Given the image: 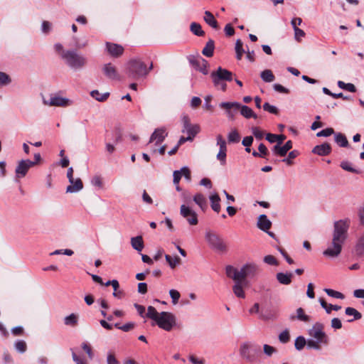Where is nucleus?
<instances>
[{
	"instance_id": "1",
	"label": "nucleus",
	"mask_w": 364,
	"mask_h": 364,
	"mask_svg": "<svg viewBox=\"0 0 364 364\" xmlns=\"http://www.w3.org/2000/svg\"><path fill=\"white\" fill-rule=\"evenodd\" d=\"M349 225L348 219L340 220L334 223L332 241L328 247L323 251V255L334 258L341 254L342 246L348 237Z\"/></svg>"
},
{
	"instance_id": "2",
	"label": "nucleus",
	"mask_w": 364,
	"mask_h": 364,
	"mask_svg": "<svg viewBox=\"0 0 364 364\" xmlns=\"http://www.w3.org/2000/svg\"><path fill=\"white\" fill-rule=\"evenodd\" d=\"M146 316L155 321L159 328L166 331H170L176 325V316L172 313L167 311L159 313L152 306H148Z\"/></svg>"
},
{
	"instance_id": "3",
	"label": "nucleus",
	"mask_w": 364,
	"mask_h": 364,
	"mask_svg": "<svg viewBox=\"0 0 364 364\" xmlns=\"http://www.w3.org/2000/svg\"><path fill=\"white\" fill-rule=\"evenodd\" d=\"M323 323L316 322L309 330L311 338L307 340V348L310 349L320 350L321 346L328 344V337L323 331Z\"/></svg>"
},
{
	"instance_id": "4",
	"label": "nucleus",
	"mask_w": 364,
	"mask_h": 364,
	"mask_svg": "<svg viewBox=\"0 0 364 364\" xmlns=\"http://www.w3.org/2000/svg\"><path fill=\"white\" fill-rule=\"evenodd\" d=\"M153 68V64L151 63L149 68L140 60L134 59L131 60L127 66V73L129 77L136 80L139 77H145L148 75L149 72Z\"/></svg>"
},
{
	"instance_id": "5",
	"label": "nucleus",
	"mask_w": 364,
	"mask_h": 364,
	"mask_svg": "<svg viewBox=\"0 0 364 364\" xmlns=\"http://www.w3.org/2000/svg\"><path fill=\"white\" fill-rule=\"evenodd\" d=\"M63 59L70 68L74 70L82 69L87 64V58L75 50H67L66 53H63Z\"/></svg>"
},
{
	"instance_id": "6",
	"label": "nucleus",
	"mask_w": 364,
	"mask_h": 364,
	"mask_svg": "<svg viewBox=\"0 0 364 364\" xmlns=\"http://www.w3.org/2000/svg\"><path fill=\"white\" fill-rule=\"evenodd\" d=\"M205 239L208 246L218 252H225L227 245L223 238L214 231L208 230L205 233Z\"/></svg>"
},
{
	"instance_id": "7",
	"label": "nucleus",
	"mask_w": 364,
	"mask_h": 364,
	"mask_svg": "<svg viewBox=\"0 0 364 364\" xmlns=\"http://www.w3.org/2000/svg\"><path fill=\"white\" fill-rule=\"evenodd\" d=\"M181 122L183 124L181 132L183 133H186L188 136L193 139L196 135L200 132L199 125L192 124L191 123V119L187 114L182 115Z\"/></svg>"
},
{
	"instance_id": "8",
	"label": "nucleus",
	"mask_w": 364,
	"mask_h": 364,
	"mask_svg": "<svg viewBox=\"0 0 364 364\" xmlns=\"http://www.w3.org/2000/svg\"><path fill=\"white\" fill-rule=\"evenodd\" d=\"M211 77L214 85L218 86L221 80L232 81V73L226 69L219 67L216 71L211 73Z\"/></svg>"
},
{
	"instance_id": "9",
	"label": "nucleus",
	"mask_w": 364,
	"mask_h": 364,
	"mask_svg": "<svg viewBox=\"0 0 364 364\" xmlns=\"http://www.w3.org/2000/svg\"><path fill=\"white\" fill-rule=\"evenodd\" d=\"M36 164V162H33L29 159H23L18 161L15 170L16 180L25 177L28 170Z\"/></svg>"
},
{
	"instance_id": "10",
	"label": "nucleus",
	"mask_w": 364,
	"mask_h": 364,
	"mask_svg": "<svg viewBox=\"0 0 364 364\" xmlns=\"http://www.w3.org/2000/svg\"><path fill=\"white\" fill-rule=\"evenodd\" d=\"M180 214L185 218L189 225H196L198 223V215L188 205L183 204L180 208Z\"/></svg>"
},
{
	"instance_id": "11",
	"label": "nucleus",
	"mask_w": 364,
	"mask_h": 364,
	"mask_svg": "<svg viewBox=\"0 0 364 364\" xmlns=\"http://www.w3.org/2000/svg\"><path fill=\"white\" fill-rule=\"evenodd\" d=\"M226 274L229 278L232 279L235 282H240L246 278L245 271L244 270V266L239 270L237 268L228 265L225 269Z\"/></svg>"
},
{
	"instance_id": "12",
	"label": "nucleus",
	"mask_w": 364,
	"mask_h": 364,
	"mask_svg": "<svg viewBox=\"0 0 364 364\" xmlns=\"http://www.w3.org/2000/svg\"><path fill=\"white\" fill-rule=\"evenodd\" d=\"M43 102L47 105L57 107H68L71 105V102L69 99L60 96H53L50 98L49 101L44 100Z\"/></svg>"
},
{
	"instance_id": "13",
	"label": "nucleus",
	"mask_w": 364,
	"mask_h": 364,
	"mask_svg": "<svg viewBox=\"0 0 364 364\" xmlns=\"http://www.w3.org/2000/svg\"><path fill=\"white\" fill-rule=\"evenodd\" d=\"M104 75L109 80H119L116 67L111 63H105L102 68Z\"/></svg>"
},
{
	"instance_id": "14",
	"label": "nucleus",
	"mask_w": 364,
	"mask_h": 364,
	"mask_svg": "<svg viewBox=\"0 0 364 364\" xmlns=\"http://www.w3.org/2000/svg\"><path fill=\"white\" fill-rule=\"evenodd\" d=\"M168 133L165 128L161 127L156 129L151 135L149 143L155 141L156 145L160 144L164 141Z\"/></svg>"
},
{
	"instance_id": "15",
	"label": "nucleus",
	"mask_w": 364,
	"mask_h": 364,
	"mask_svg": "<svg viewBox=\"0 0 364 364\" xmlns=\"http://www.w3.org/2000/svg\"><path fill=\"white\" fill-rule=\"evenodd\" d=\"M193 66L198 71L202 73L204 75H207L208 73V63L207 60L203 59V58H198L191 60Z\"/></svg>"
},
{
	"instance_id": "16",
	"label": "nucleus",
	"mask_w": 364,
	"mask_h": 364,
	"mask_svg": "<svg viewBox=\"0 0 364 364\" xmlns=\"http://www.w3.org/2000/svg\"><path fill=\"white\" fill-rule=\"evenodd\" d=\"M291 148L292 141L289 140L282 146L279 144L274 145L272 149V151L276 155H279V156H284Z\"/></svg>"
},
{
	"instance_id": "17",
	"label": "nucleus",
	"mask_w": 364,
	"mask_h": 364,
	"mask_svg": "<svg viewBox=\"0 0 364 364\" xmlns=\"http://www.w3.org/2000/svg\"><path fill=\"white\" fill-rule=\"evenodd\" d=\"M70 185L66 188V193H74L80 191L83 188V183L80 178L69 181Z\"/></svg>"
},
{
	"instance_id": "18",
	"label": "nucleus",
	"mask_w": 364,
	"mask_h": 364,
	"mask_svg": "<svg viewBox=\"0 0 364 364\" xmlns=\"http://www.w3.org/2000/svg\"><path fill=\"white\" fill-rule=\"evenodd\" d=\"M354 252L359 257H364V231L360 233L356 240Z\"/></svg>"
},
{
	"instance_id": "19",
	"label": "nucleus",
	"mask_w": 364,
	"mask_h": 364,
	"mask_svg": "<svg viewBox=\"0 0 364 364\" xmlns=\"http://www.w3.org/2000/svg\"><path fill=\"white\" fill-rule=\"evenodd\" d=\"M106 47L108 53L113 57H119L120 56L124 51V48L122 46L112 43H107Z\"/></svg>"
},
{
	"instance_id": "20",
	"label": "nucleus",
	"mask_w": 364,
	"mask_h": 364,
	"mask_svg": "<svg viewBox=\"0 0 364 364\" xmlns=\"http://www.w3.org/2000/svg\"><path fill=\"white\" fill-rule=\"evenodd\" d=\"M257 227L264 232H267L271 228L272 222L267 218L264 214H262L258 217Z\"/></svg>"
},
{
	"instance_id": "21",
	"label": "nucleus",
	"mask_w": 364,
	"mask_h": 364,
	"mask_svg": "<svg viewBox=\"0 0 364 364\" xmlns=\"http://www.w3.org/2000/svg\"><path fill=\"white\" fill-rule=\"evenodd\" d=\"M312 152L318 156H326L331 152V146L328 143H323L316 146L313 149Z\"/></svg>"
},
{
	"instance_id": "22",
	"label": "nucleus",
	"mask_w": 364,
	"mask_h": 364,
	"mask_svg": "<svg viewBox=\"0 0 364 364\" xmlns=\"http://www.w3.org/2000/svg\"><path fill=\"white\" fill-rule=\"evenodd\" d=\"M209 199L210 201L211 208L216 213H219L220 210V198L219 195L216 193H212L209 196Z\"/></svg>"
},
{
	"instance_id": "23",
	"label": "nucleus",
	"mask_w": 364,
	"mask_h": 364,
	"mask_svg": "<svg viewBox=\"0 0 364 364\" xmlns=\"http://www.w3.org/2000/svg\"><path fill=\"white\" fill-rule=\"evenodd\" d=\"M293 277V274L289 273H283V272H279L276 275V278L277 281L281 284L288 285L290 284L291 282V279Z\"/></svg>"
},
{
	"instance_id": "24",
	"label": "nucleus",
	"mask_w": 364,
	"mask_h": 364,
	"mask_svg": "<svg viewBox=\"0 0 364 364\" xmlns=\"http://www.w3.org/2000/svg\"><path fill=\"white\" fill-rule=\"evenodd\" d=\"M193 200L200 208L202 210H205L208 208L205 197L202 193H196L193 197Z\"/></svg>"
},
{
	"instance_id": "25",
	"label": "nucleus",
	"mask_w": 364,
	"mask_h": 364,
	"mask_svg": "<svg viewBox=\"0 0 364 364\" xmlns=\"http://www.w3.org/2000/svg\"><path fill=\"white\" fill-rule=\"evenodd\" d=\"M239 110L240 114L246 119L257 118V115L253 112V110L246 105H241L240 104Z\"/></svg>"
},
{
	"instance_id": "26",
	"label": "nucleus",
	"mask_w": 364,
	"mask_h": 364,
	"mask_svg": "<svg viewBox=\"0 0 364 364\" xmlns=\"http://www.w3.org/2000/svg\"><path fill=\"white\" fill-rule=\"evenodd\" d=\"M131 245L132 247L139 252H141L144 247V241L141 236L132 237Z\"/></svg>"
},
{
	"instance_id": "27",
	"label": "nucleus",
	"mask_w": 364,
	"mask_h": 364,
	"mask_svg": "<svg viewBox=\"0 0 364 364\" xmlns=\"http://www.w3.org/2000/svg\"><path fill=\"white\" fill-rule=\"evenodd\" d=\"M258 269V266L254 263H248L244 265V270L245 271L246 277H255Z\"/></svg>"
},
{
	"instance_id": "28",
	"label": "nucleus",
	"mask_w": 364,
	"mask_h": 364,
	"mask_svg": "<svg viewBox=\"0 0 364 364\" xmlns=\"http://www.w3.org/2000/svg\"><path fill=\"white\" fill-rule=\"evenodd\" d=\"M204 21L207 24L215 29H218V21L215 19L213 14L208 11H205Z\"/></svg>"
},
{
	"instance_id": "29",
	"label": "nucleus",
	"mask_w": 364,
	"mask_h": 364,
	"mask_svg": "<svg viewBox=\"0 0 364 364\" xmlns=\"http://www.w3.org/2000/svg\"><path fill=\"white\" fill-rule=\"evenodd\" d=\"M215 48V43L214 41L212 39H210L207 43L205 47L203 48L202 50L203 55H204L206 57H212L213 55Z\"/></svg>"
},
{
	"instance_id": "30",
	"label": "nucleus",
	"mask_w": 364,
	"mask_h": 364,
	"mask_svg": "<svg viewBox=\"0 0 364 364\" xmlns=\"http://www.w3.org/2000/svg\"><path fill=\"white\" fill-rule=\"evenodd\" d=\"M289 318L291 320L298 319L301 321L309 322L310 321V318L308 315L304 314V311L302 308H299L296 309V316L291 315Z\"/></svg>"
},
{
	"instance_id": "31",
	"label": "nucleus",
	"mask_w": 364,
	"mask_h": 364,
	"mask_svg": "<svg viewBox=\"0 0 364 364\" xmlns=\"http://www.w3.org/2000/svg\"><path fill=\"white\" fill-rule=\"evenodd\" d=\"M335 142L341 147H347L348 146V141L346 136L342 133L334 134Z\"/></svg>"
},
{
	"instance_id": "32",
	"label": "nucleus",
	"mask_w": 364,
	"mask_h": 364,
	"mask_svg": "<svg viewBox=\"0 0 364 364\" xmlns=\"http://www.w3.org/2000/svg\"><path fill=\"white\" fill-rule=\"evenodd\" d=\"M221 108L225 109L227 111L234 109V111L239 110L240 103L237 102H223L219 105Z\"/></svg>"
},
{
	"instance_id": "33",
	"label": "nucleus",
	"mask_w": 364,
	"mask_h": 364,
	"mask_svg": "<svg viewBox=\"0 0 364 364\" xmlns=\"http://www.w3.org/2000/svg\"><path fill=\"white\" fill-rule=\"evenodd\" d=\"M240 355L247 360L252 361V358L250 355V346L247 343H242L240 349Z\"/></svg>"
},
{
	"instance_id": "34",
	"label": "nucleus",
	"mask_w": 364,
	"mask_h": 364,
	"mask_svg": "<svg viewBox=\"0 0 364 364\" xmlns=\"http://www.w3.org/2000/svg\"><path fill=\"white\" fill-rule=\"evenodd\" d=\"M319 302L327 314H330L332 310L338 311L341 309V306L328 304L323 299H320Z\"/></svg>"
},
{
	"instance_id": "35",
	"label": "nucleus",
	"mask_w": 364,
	"mask_h": 364,
	"mask_svg": "<svg viewBox=\"0 0 364 364\" xmlns=\"http://www.w3.org/2000/svg\"><path fill=\"white\" fill-rule=\"evenodd\" d=\"M232 290L237 297L242 299H244L245 297V294L243 291L242 283L239 282H235L232 287Z\"/></svg>"
},
{
	"instance_id": "36",
	"label": "nucleus",
	"mask_w": 364,
	"mask_h": 364,
	"mask_svg": "<svg viewBox=\"0 0 364 364\" xmlns=\"http://www.w3.org/2000/svg\"><path fill=\"white\" fill-rule=\"evenodd\" d=\"M90 95L98 102H104L108 98L109 93L105 92L102 94L98 90H95L90 92Z\"/></svg>"
},
{
	"instance_id": "37",
	"label": "nucleus",
	"mask_w": 364,
	"mask_h": 364,
	"mask_svg": "<svg viewBox=\"0 0 364 364\" xmlns=\"http://www.w3.org/2000/svg\"><path fill=\"white\" fill-rule=\"evenodd\" d=\"M345 313L348 316H353L354 317L353 319L348 320L349 322H351L353 320L360 319L362 317L361 314L353 307H347L345 310Z\"/></svg>"
},
{
	"instance_id": "38",
	"label": "nucleus",
	"mask_w": 364,
	"mask_h": 364,
	"mask_svg": "<svg viewBox=\"0 0 364 364\" xmlns=\"http://www.w3.org/2000/svg\"><path fill=\"white\" fill-rule=\"evenodd\" d=\"M260 77L262 79V80L265 82H272L275 79L272 70L268 69L262 71L260 74Z\"/></svg>"
},
{
	"instance_id": "39",
	"label": "nucleus",
	"mask_w": 364,
	"mask_h": 364,
	"mask_svg": "<svg viewBox=\"0 0 364 364\" xmlns=\"http://www.w3.org/2000/svg\"><path fill=\"white\" fill-rule=\"evenodd\" d=\"M190 29L191 31L197 36H203L205 34L204 31L202 30L201 26L198 23H191Z\"/></svg>"
},
{
	"instance_id": "40",
	"label": "nucleus",
	"mask_w": 364,
	"mask_h": 364,
	"mask_svg": "<svg viewBox=\"0 0 364 364\" xmlns=\"http://www.w3.org/2000/svg\"><path fill=\"white\" fill-rule=\"evenodd\" d=\"M78 317L75 314H71L64 318V323L67 326H75L77 324Z\"/></svg>"
},
{
	"instance_id": "41",
	"label": "nucleus",
	"mask_w": 364,
	"mask_h": 364,
	"mask_svg": "<svg viewBox=\"0 0 364 364\" xmlns=\"http://www.w3.org/2000/svg\"><path fill=\"white\" fill-rule=\"evenodd\" d=\"M243 43L240 39H237L235 43V52H236V58L237 60H241L245 50L242 48Z\"/></svg>"
},
{
	"instance_id": "42",
	"label": "nucleus",
	"mask_w": 364,
	"mask_h": 364,
	"mask_svg": "<svg viewBox=\"0 0 364 364\" xmlns=\"http://www.w3.org/2000/svg\"><path fill=\"white\" fill-rule=\"evenodd\" d=\"M340 166L343 170L349 171L350 173H360V171L359 170H357V169L353 168L352 164L348 161H341Z\"/></svg>"
},
{
	"instance_id": "43",
	"label": "nucleus",
	"mask_w": 364,
	"mask_h": 364,
	"mask_svg": "<svg viewBox=\"0 0 364 364\" xmlns=\"http://www.w3.org/2000/svg\"><path fill=\"white\" fill-rule=\"evenodd\" d=\"M165 259L171 269L175 268L181 262V259L178 256L172 258L170 255H166Z\"/></svg>"
},
{
	"instance_id": "44",
	"label": "nucleus",
	"mask_w": 364,
	"mask_h": 364,
	"mask_svg": "<svg viewBox=\"0 0 364 364\" xmlns=\"http://www.w3.org/2000/svg\"><path fill=\"white\" fill-rule=\"evenodd\" d=\"M53 29V23L48 21H43L41 26L42 33L48 35Z\"/></svg>"
},
{
	"instance_id": "45",
	"label": "nucleus",
	"mask_w": 364,
	"mask_h": 364,
	"mask_svg": "<svg viewBox=\"0 0 364 364\" xmlns=\"http://www.w3.org/2000/svg\"><path fill=\"white\" fill-rule=\"evenodd\" d=\"M305 345L307 346V341L304 336H300L296 338L294 346L296 350H302Z\"/></svg>"
},
{
	"instance_id": "46",
	"label": "nucleus",
	"mask_w": 364,
	"mask_h": 364,
	"mask_svg": "<svg viewBox=\"0 0 364 364\" xmlns=\"http://www.w3.org/2000/svg\"><path fill=\"white\" fill-rule=\"evenodd\" d=\"M338 86L341 89L348 90L350 92H355L356 91V88H355V85L352 83H346L343 81L339 80L338 82Z\"/></svg>"
},
{
	"instance_id": "47",
	"label": "nucleus",
	"mask_w": 364,
	"mask_h": 364,
	"mask_svg": "<svg viewBox=\"0 0 364 364\" xmlns=\"http://www.w3.org/2000/svg\"><path fill=\"white\" fill-rule=\"evenodd\" d=\"M240 139V134L236 129L232 130L228 136L229 143H237Z\"/></svg>"
},
{
	"instance_id": "48",
	"label": "nucleus",
	"mask_w": 364,
	"mask_h": 364,
	"mask_svg": "<svg viewBox=\"0 0 364 364\" xmlns=\"http://www.w3.org/2000/svg\"><path fill=\"white\" fill-rule=\"evenodd\" d=\"M14 348L18 352L23 353L26 350L27 346L24 341L18 340L14 343Z\"/></svg>"
},
{
	"instance_id": "49",
	"label": "nucleus",
	"mask_w": 364,
	"mask_h": 364,
	"mask_svg": "<svg viewBox=\"0 0 364 364\" xmlns=\"http://www.w3.org/2000/svg\"><path fill=\"white\" fill-rule=\"evenodd\" d=\"M114 292L112 294L113 296L117 299H122L124 293L122 290L119 289V282L117 280L115 282V284L112 285Z\"/></svg>"
},
{
	"instance_id": "50",
	"label": "nucleus",
	"mask_w": 364,
	"mask_h": 364,
	"mask_svg": "<svg viewBox=\"0 0 364 364\" xmlns=\"http://www.w3.org/2000/svg\"><path fill=\"white\" fill-rule=\"evenodd\" d=\"M11 82L10 76L4 72H0V86L8 85Z\"/></svg>"
},
{
	"instance_id": "51",
	"label": "nucleus",
	"mask_w": 364,
	"mask_h": 364,
	"mask_svg": "<svg viewBox=\"0 0 364 364\" xmlns=\"http://www.w3.org/2000/svg\"><path fill=\"white\" fill-rule=\"evenodd\" d=\"M324 291L329 296L333 298L343 299L345 298L344 295L337 291L331 289H325Z\"/></svg>"
},
{
	"instance_id": "52",
	"label": "nucleus",
	"mask_w": 364,
	"mask_h": 364,
	"mask_svg": "<svg viewBox=\"0 0 364 364\" xmlns=\"http://www.w3.org/2000/svg\"><path fill=\"white\" fill-rule=\"evenodd\" d=\"M227 149H220L217 154V159L220 162L221 165H225L226 163Z\"/></svg>"
},
{
	"instance_id": "53",
	"label": "nucleus",
	"mask_w": 364,
	"mask_h": 364,
	"mask_svg": "<svg viewBox=\"0 0 364 364\" xmlns=\"http://www.w3.org/2000/svg\"><path fill=\"white\" fill-rule=\"evenodd\" d=\"M299 155V151L296 150H293L290 151L288 154V157L283 159V161L287 164L288 165L292 164V159H295Z\"/></svg>"
},
{
	"instance_id": "54",
	"label": "nucleus",
	"mask_w": 364,
	"mask_h": 364,
	"mask_svg": "<svg viewBox=\"0 0 364 364\" xmlns=\"http://www.w3.org/2000/svg\"><path fill=\"white\" fill-rule=\"evenodd\" d=\"M169 295L172 299L173 304H176L181 296L179 291L176 289H171L169 291Z\"/></svg>"
},
{
	"instance_id": "55",
	"label": "nucleus",
	"mask_w": 364,
	"mask_h": 364,
	"mask_svg": "<svg viewBox=\"0 0 364 364\" xmlns=\"http://www.w3.org/2000/svg\"><path fill=\"white\" fill-rule=\"evenodd\" d=\"M252 134L255 136V137L258 139L261 140L264 137V132L257 127H253L251 129Z\"/></svg>"
},
{
	"instance_id": "56",
	"label": "nucleus",
	"mask_w": 364,
	"mask_h": 364,
	"mask_svg": "<svg viewBox=\"0 0 364 364\" xmlns=\"http://www.w3.org/2000/svg\"><path fill=\"white\" fill-rule=\"evenodd\" d=\"M333 134H334V130L333 128H326V129H324L318 132L316 134V136L318 137H321V136L327 137V136H331Z\"/></svg>"
},
{
	"instance_id": "57",
	"label": "nucleus",
	"mask_w": 364,
	"mask_h": 364,
	"mask_svg": "<svg viewBox=\"0 0 364 364\" xmlns=\"http://www.w3.org/2000/svg\"><path fill=\"white\" fill-rule=\"evenodd\" d=\"M289 333L288 330L283 331L279 335V340L282 343H286L289 341Z\"/></svg>"
},
{
	"instance_id": "58",
	"label": "nucleus",
	"mask_w": 364,
	"mask_h": 364,
	"mask_svg": "<svg viewBox=\"0 0 364 364\" xmlns=\"http://www.w3.org/2000/svg\"><path fill=\"white\" fill-rule=\"evenodd\" d=\"M263 109H264V110L269 112V113L274 114H278V109L275 106L271 105L268 102H265L263 105Z\"/></svg>"
},
{
	"instance_id": "59",
	"label": "nucleus",
	"mask_w": 364,
	"mask_h": 364,
	"mask_svg": "<svg viewBox=\"0 0 364 364\" xmlns=\"http://www.w3.org/2000/svg\"><path fill=\"white\" fill-rule=\"evenodd\" d=\"M264 262L269 265L277 266L278 262L276 258L272 255H267L264 257Z\"/></svg>"
},
{
	"instance_id": "60",
	"label": "nucleus",
	"mask_w": 364,
	"mask_h": 364,
	"mask_svg": "<svg viewBox=\"0 0 364 364\" xmlns=\"http://www.w3.org/2000/svg\"><path fill=\"white\" fill-rule=\"evenodd\" d=\"M212 98H213V97L211 95H207L205 97V102L203 105V107L208 111H213V107L210 104Z\"/></svg>"
},
{
	"instance_id": "61",
	"label": "nucleus",
	"mask_w": 364,
	"mask_h": 364,
	"mask_svg": "<svg viewBox=\"0 0 364 364\" xmlns=\"http://www.w3.org/2000/svg\"><path fill=\"white\" fill-rule=\"evenodd\" d=\"M216 139H217V145H218L220 146V149H227L226 141L223 139L222 135L218 134L217 136Z\"/></svg>"
},
{
	"instance_id": "62",
	"label": "nucleus",
	"mask_w": 364,
	"mask_h": 364,
	"mask_svg": "<svg viewBox=\"0 0 364 364\" xmlns=\"http://www.w3.org/2000/svg\"><path fill=\"white\" fill-rule=\"evenodd\" d=\"M181 198L186 204H189L191 202L192 196L191 193L188 191H183L181 193Z\"/></svg>"
},
{
	"instance_id": "63",
	"label": "nucleus",
	"mask_w": 364,
	"mask_h": 364,
	"mask_svg": "<svg viewBox=\"0 0 364 364\" xmlns=\"http://www.w3.org/2000/svg\"><path fill=\"white\" fill-rule=\"evenodd\" d=\"M91 183L93 186H97L98 188L102 187V181L100 176H95L92 178Z\"/></svg>"
},
{
	"instance_id": "64",
	"label": "nucleus",
	"mask_w": 364,
	"mask_h": 364,
	"mask_svg": "<svg viewBox=\"0 0 364 364\" xmlns=\"http://www.w3.org/2000/svg\"><path fill=\"white\" fill-rule=\"evenodd\" d=\"M294 31V37L297 41H299L300 38L305 36V32L299 28H295V29Z\"/></svg>"
}]
</instances>
